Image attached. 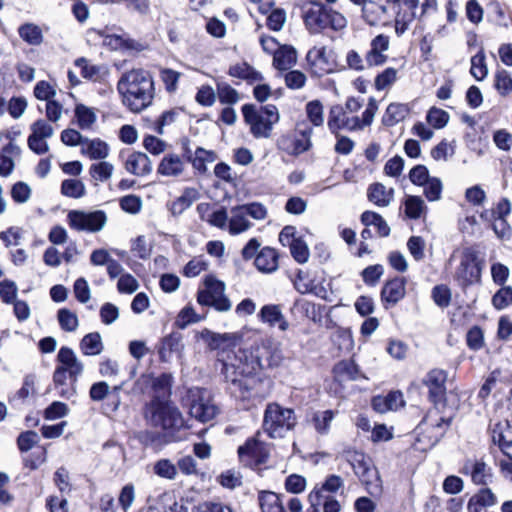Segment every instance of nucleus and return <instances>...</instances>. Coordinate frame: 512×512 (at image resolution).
Instances as JSON below:
<instances>
[{
	"mask_svg": "<svg viewBox=\"0 0 512 512\" xmlns=\"http://www.w3.org/2000/svg\"><path fill=\"white\" fill-rule=\"evenodd\" d=\"M238 455L241 461L247 464H262L269 455V449L266 444L254 437L248 439L244 445L238 448Z\"/></svg>",
	"mask_w": 512,
	"mask_h": 512,
	"instance_id": "nucleus-15",
	"label": "nucleus"
},
{
	"mask_svg": "<svg viewBox=\"0 0 512 512\" xmlns=\"http://www.w3.org/2000/svg\"><path fill=\"white\" fill-rule=\"evenodd\" d=\"M153 472L160 478L175 480L178 475V468L170 459L163 458L154 463Z\"/></svg>",
	"mask_w": 512,
	"mask_h": 512,
	"instance_id": "nucleus-45",
	"label": "nucleus"
},
{
	"mask_svg": "<svg viewBox=\"0 0 512 512\" xmlns=\"http://www.w3.org/2000/svg\"><path fill=\"white\" fill-rule=\"evenodd\" d=\"M377 111L378 105L373 98L369 100L361 118L345 113L341 105H334L330 108L327 125L336 136L340 130L359 131L372 124Z\"/></svg>",
	"mask_w": 512,
	"mask_h": 512,
	"instance_id": "nucleus-4",
	"label": "nucleus"
},
{
	"mask_svg": "<svg viewBox=\"0 0 512 512\" xmlns=\"http://www.w3.org/2000/svg\"><path fill=\"white\" fill-rule=\"evenodd\" d=\"M435 6L436 0H406L405 3H401L395 17L396 34L403 35L417 17L428 13Z\"/></svg>",
	"mask_w": 512,
	"mask_h": 512,
	"instance_id": "nucleus-10",
	"label": "nucleus"
},
{
	"mask_svg": "<svg viewBox=\"0 0 512 512\" xmlns=\"http://www.w3.org/2000/svg\"><path fill=\"white\" fill-rule=\"evenodd\" d=\"M308 501L310 505L305 510H303L301 500L297 497H291L287 502V506L290 512H320V491L312 490L308 495Z\"/></svg>",
	"mask_w": 512,
	"mask_h": 512,
	"instance_id": "nucleus-37",
	"label": "nucleus"
},
{
	"mask_svg": "<svg viewBox=\"0 0 512 512\" xmlns=\"http://www.w3.org/2000/svg\"><path fill=\"white\" fill-rule=\"evenodd\" d=\"M216 96L222 104H235L240 100L238 92L227 83H218Z\"/></svg>",
	"mask_w": 512,
	"mask_h": 512,
	"instance_id": "nucleus-57",
	"label": "nucleus"
},
{
	"mask_svg": "<svg viewBox=\"0 0 512 512\" xmlns=\"http://www.w3.org/2000/svg\"><path fill=\"white\" fill-rule=\"evenodd\" d=\"M117 90L123 105L134 113L149 107L155 96L153 78L144 69H132L123 73L118 81Z\"/></svg>",
	"mask_w": 512,
	"mask_h": 512,
	"instance_id": "nucleus-2",
	"label": "nucleus"
},
{
	"mask_svg": "<svg viewBox=\"0 0 512 512\" xmlns=\"http://www.w3.org/2000/svg\"><path fill=\"white\" fill-rule=\"evenodd\" d=\"M252 223L248 220L247 214L244 212L241 206L233 207L230 210L229 218V232L233 235H237L249 230Z\"/></svg>",
	"mask_w": 512,
	"mask_h": 512,
	"instance_id": "nucleus-33",
	"label": "nucleus"
},
{
	"mask_svg": "<svg viewBox=\"0 0 512 512\" xmlns=\"http://www.w3.org/2000/svg\"><path fill=\"white\" fill-rule=\"evenodd\" d=\"M446 379L447 375L445 371L441 369H433L427 374L424 382L429 388V395L434 403H439L444 399L446 394Z\"/></svg>",
	"mask_w": 512,
	"mask_h": 512,
	"instance_id": "nucleus-18",
	"label": "nucleus"
},
{
	"mask_svg": "<svg viewBox=\"0 0 512 512\" xmlns=\"http://www.w3.org/2000/svg\"><path fill=\"white\" fill-rule=\"evenodd\" d=\"M455 277L465 286L480 281L481 268L477 262V252L473 248L466 247L461 251L460 263L455 271Z\"/></svg>",
	"mask_w": 512,
	"mask_h": 512,
	"instance_id": "nucleus-13",
	"label": "nucleus"
},
{
	"mask_svg": "<svg viewBox=\"0 0 512 512\" xmlns=\"http://www.w3.org/2000/svg\"><path fill=\"white\" fill-rule=\"evenodd\" d=\"M496 502L497 498L490 489H481L469 499L467 510L468 512H481L484 508L495 505Z\"/></svg>",
	"mask_w": 512,
	"mask_h": 512,
	"instance_id": "nucleus-30",
	"label": "nucleus"
},
{
	"mask_svg": "<svg viewBox=\"0 0 512 512\" xmlns=\"http://www.w3.org/2000/svg\"><path fill=\"white\" fill-rule=\"evenodd\" d=\"M197 301L200 305L212 306L217 311L226 312L232 307L230 300L225 296L224 282L208 275L203 280V288L197 293Z\"/></svg>",
	"mask_w": 512,
	"mask_h": 512,
	"instance_id": "nucleus-9",
	"label": "nucleus"
},
{
	"mask_svg": "<svg viewBox=\"0 0 512 512\" xmlns=\"http://www.w3.org/2000/svg\"><path fill=\"white\" fill-rule=\"evenodd\" d=\"M404 278H394L388 281L381 291L382 300L388 303L396 304L406 293Z\"/></svg>",
	"mask_w": 512,
	"mask_h": 512,
	"instance_id": "nucleus-28",
	"label": "nucleus"
},
{
	"mask_svg": "<svg viewBox=\"0 0 512 512\" xmlns=\"http://www.w3.org/2000/svg\"><path fill=\"white\" fill-rule=\"evenodd\" d=\"M398 71L395 68H386L382 73L378 74L375 78L374 85L378 91L385 90L391 87L397 80Z\"/></svg>",
	"mask_w": 512,
	"mask_h": 512,
	"instance_id": "nucleus-60",
	"label": "nucleus"
},
{
	"mask_svg": "<svg viewBox=\"0 0 512 512\" xmlns=\"http://www.w3.org/2000/svg\"><path fill=\"white\" fill-rule=\"evenodd\" d=\"M470 72L477 81H481L487 76L488 68L485 63V54L483 51H479L471 58Z\"/></svg>",
	"mask_w": 512,
	"mask_h": 512,
	"instance_id": "nucleus-56",
	"label": "nucleus"
},
{
	"mask_svg": "<svg viewBox=\"0 0 512 512\" xmlns=\"http://www.w3.org/2000/svg\"><path fill=\"white\" fill-rule=\"evenodd\" d=\"M196 336L204 340L211 350H219L222 374L236 397L242 400L266 397L268 381L259 375L264 368L262 357L268 353L266 347L234 351L232 348L240 341V336L235 333L219 334L203 329Z\"/></svg>",
	"mask_w": 512,
	"mask_h": 512,
	"instance_id": "nucleus-1",
	"label": "nucleus"
},
{
	"mask_svg": "<svg viewBox=\"0 0 512 512\" xmlns=\"http://www.w3.org/2000/svg\"><path fill=\"white\" fill-rule=\"evenodd\" d=\"M297 423L292 409L280 406L278 403H269L266 406L262 428L270 438H283Z\"/></svg>",
	"mask_w": 512,
	"mask_h": 512,
	"instance_id": "nucleus-7",
	"label": "nucleus"
},
{
	"mask_svg": "<svg viewBox=\"0 0 512 512\" xmlns=\"http://www.w3.org/2000/svg\"><path fill=\"white\" fill-rule=\"evenodd\" d=\"M256 268L263 273H272L278 268V253L275 249L264 247L255 257Z\"/></svg>",
	"mask_w": 512,
	"mask_h": 512,
	"instance_id": "nucleus-27",
	"label": "nucleus"
},
{
	"mask_svg": "<svg viewBox=\"0 0 512 512\" xmlns=\"http://www.w3.org/2000/svg\"><path fill=\"white\" fill-rule=\"evenodd\" d=\"M181 508L175 499L168 493H163L154 504L149 505L147 512H177Z\"/></svg>",
	"mask_w": 512,
	"mask_h": 512,
	"instance_id": "nucleus-47",
	"label": "nucleus"
},
{
	"mask_svg": "<svg viewBox=\"0 0 512 512\" xmlns=\"http://www.w3.org/2000/svg\"><path fill=\"white\" fill-rule=\"evenodd\" d=\"M184 349L182 336L179 333H171L164 337L160 343L158 354L162 362H169L173 354L180 355Z\"/></svg>",
	"mask_w": 512,
	"mask_h": 512,
	"instance_id": "nucleus-23",
	"label": "nucleus"
},
{
	"mask_svg": "<svg viewBox=\"0 0 512 512\" xmlns=\"http://www.w3.org/2000/svg\"><path fill=\"white\" fill-rule=\"evenodd\" d=\"M408 114V107L401 103L390 104L383 116V123L387 126H393L405 119Z\"/></svg>",
	"mask_w": 512,
	"mask_h": 512,
	"instance_id": "nucleus-44",
	"label": "nucleus"
},
{
	"mask_svg": "<svg viewBox=\"0 0 512 512\" xmlns=\"http://www.w3.org/2000/svg\"><path fill=\"white\" fill-rule=\"evenodd\" d=\"M199 197V193L194 188H186L181 196H179L171 204L173 214H181L188 209Z\"/></svg>",
	"mask_w": 512,
	"mask_h": 512,
	"instance_id": "nucleus-41",
	"label": "nucleus"
},
{
	"mask_svg": "<svg viewBox=\"0 0 512 512\" xmlns=\"http://www.w3.org/2000/svg\"><path fill=\"white\" fill-rule=\"evenodd\" d=\"M301 18L306 30L313 35L327 28L340 31L346 28V17L318 1H306L301 5Z\"/></svg>",
	"mask_w": 512,
	"mask_h": 512,
	"instance_id": "nucleus-3",
	"label": "nucleus"
},
{
	"mask_svg": "<svg viewBox=\"0 0 512 512\" xmlns=\"http://www.w3.org/2000/svg\"><path fill=\"white\" fill-rule=\"evenodd\" d=\"M69 226L77 231L98 232L107 223V215L102 210L86 212L82 210H71L67 215Z\"/></svg>",
	"mask_w": 512,
	"mask_h": 512,
	"instance_id": "nucleus-11",
	"label": "nucleus"
},
{
	"mask_svg": "<svg viewBox=\"0 0 512 512\" xmlns=\"http://www.w3.org/2000/svg\"><path fill=\"white\" fill-rule=\"evenodd\" d=\"M201 317L195 312L192 306H186L180 310L175 320V325L180 329H185L188 325L197 323Z\"/></svg>",
	"mask_w": 512,
	"mask_h": 512,
	"instance_id": "nucleus-61",
	"label": "nucleus"
},
{
	"mask_svg": "<svg viewBox=\"0 0 512 512\" xmlns=\"http://www.w3.org/2000/svg\"><path fill=\"white\" fill-rule=\"evenodd\" d=\"M187 163L178 154L168 153L160 161L157 173L168 178L181 177L186 171Z\"/></svg>",
	"mask_w": 512,
	"mask_h": 512,
	"instance_id": "nucleus-17",
	"label": "nucleus"
},
{
	"mask_svg": "<svg viewBox=\"0 0 512 512\" xmlns=\"http://www.w3.org/2000/svg\"><path fill=\"white\" fill-rule=\"evenodd\" d=\"M449 118V114L446 111L437 107L430 108L426 115L427 123L434 129L444 128L447 125Z\"/></svg>",
	"mask_w": 512,
	"mask_h": 512,
	"instance_id": "nucleus-55",
	"label": "nucleus"
},
{
	"mask_svg": "<svg viewBox=\"0 0 512 512\" xmlns=\"http://www.w3.org/2000/svg\"><path fill=\"white\" fill-rule=\"evenodd\" d=\"M361 222L366 226H374L380 237H386L390 233V227L383 217L373 211H365L361 215Z\"/></svg>",
	"mask_w": 512,
	"mask_h": 512,
	"instance_id": "nucleus-40",
	"label": "nucleus"
},
{
	"mask_svg": "<svg viewBox=\"0 0 512 512\" xmlns=\"http://www.w3.org/2000/svg\"><path fill=\"white\" fill-rule=\"evenodd\" d=\"M361 14L363 20L371 26L384 22L388 18L387 7L373 0H369L361 7Z\"/></svg>",
	"mask_w": 512,
	"mask_h": 512,
	"instance_id": "nucleus-25",
	"label": "nucleus"
},
{
	"mask_svg": "<svg viewBox=\"0 0 512 512\" xmlns=\"http://www.w3.org/2000/svg\"><path fill=\"white\" fill-rule=\"evenodd\" d=\"M104 349L102 337L99 332L86 334L80 341V350L84 355L96 356Z\"/></svg>",
	"mask_w": 512,
	"mask_h": 512,
	"instance_id": "nucleus-35",
	"label": "nucleus"
},
{
	"mask_svg": "<svg viewBox=\"0 0 512 512\" xmlns=\"http://www.w3.org/2000/svg\"><path fill=\"white\" fill-rule=\"evenodd\" d=\"M242 114L255 138H269L273 126L280 118L278 109L271 104L259 108L252 104H245L242 106Z\"/></svg>",
	"mask_w": 512,
	"mask_h": 512,
	"instance_id": "nucleus-6",
	"label": "nucleus"
},
{
	"mask_svg": "<svg viewBox=\"0 0 512 512\" xmlns=\"http://www.w3.org/2000/svg\"><path fill=\"white\" fill-rule=\"evenodd\" d=\"M306 60L310 71L318 77L334 70L332 51L326 46L312 47L306 55Z\"/></svg>",
	"mask_w": 512,
	"mask_h": 512,
	"instance_id": "nucleus-14",
	"label": "nucleus"
},
{
	"mask_svg": "<svg viewBox=\"0 0 512 512\" xmlns=\"http://www.w3.org/2000/svg\"><path fill=\"white\" fill-rule=\"evenodd\" d=\"M512 304V287L504 286L492 297V305L497 310H503Z\"/></svg>",
	"mask_w": 512,
	"mask_h": 512,
	"instance_id": "nucleus-64",
	"label": "nucleus"
},
{
	"mask_svg": "<svg viewBox=\"0 0 512 512\" xmlns=\"http://www.w3.org/2000/svg\"><path fill=\"white\" fill-rule=\"evenodd\" d=\"M336 414L337 412L333 410L316 412L313 416V424L315 430L320 434H327Z\"/></svg>",
	"mask_w": 512,
	"mask_h": 512,
	"instance_id": "nucleus-49",
	"label": "nucleus"
},
{
	"mask_svg": "<svg viewBox=\"0 0 512 512\" xmlns=\"http://www.w3.org/2000/svg\"><path fill=\"white\" fill-rule=\"evenodd\" d=\"M218 482L222 487L232 490L242 485V475L234 469H229L218 476Z\"/></svg>",
	"mask_w": 512,
	"mask_h": 512,
	"instance_id": "nucleus-62",
	"label": "nucleus"
},
{
	"mask_svg": "<svg viewBox=\"0 0 512 512\" xmlns=\"http://www.w3.org/2000/svg\"><path fill=\"white\" fill-rule=\"evenodd\" d=\"M306 114L314 126H321L324 123V109L319 100H313L306 104Z\"/></svg>",
	"mask_w": 512,
	"mask_h": 512,
	"instance_id": "nucleus-58",
	"label": "nucleus"
},
{
	"mask_svg": "<svg viewBox=\"0 0 512 512\" xmlns=\"http://www.w3.org/2000/svg\"><path fill=\"white\" fill-rule=\"evenodd\" d=\"M422 187H424L423 193L428 201L434 202L441 199L443 185L439 178L431 177Z\"/></svg>",
	"mask_w": 512,
	"mask_h": 512,
	"instance_id": "nucleus-63",
	"label": "nucleus"
},
{
	"mask_svg": "<svg viewBox=\"0 0 512 512\" xmlns=\"http://www.w3.org/2000/svg\"><path fill=\"white\" fill-rule=\"evenodd\" d=\"M404 212L410 219H419L427 213V206L420 196L408 195L404 200Z\"/></svg>",
	"mask_w": 512,
	"mask_h": 512,
	"instance_id": "nucleus-38",
	"label": "nucleus"
},
{
	"mask_svg": "<svg viewBox=\"0 0 512 512\" xmlns=\"http://www.w3.org/2000/svg\"><path fill=\"white\" fill-rule=\"evenodd\" d=\"M124 167L128 173L135 176H145L152 171L150 158L142 152L130 153L125 159Z\"/></svg>",
	"mask_w": 512,
	"mask_h": 512,
	"instance_id": "nucleus-21",
	"label": "nucleus"
},
{
	"mask_svg": "<svg viewBox=\"0 0 512 512\" xmlns=\"http://www.w3.org/2000/svg\"><path fill=\"white\" fill-rule=\"evenodd\" d=\"M114 172V166L110 162L107 161H100L97 163H94L89 168V173L91 177L100 182H106L108 181Z\"/></svg>",
	"mask_w": 512,
	"mask_h": 512,
	"instance_id": "nucleus-50",
	"label": "nucleus"
},
{
	"mask_svg": "<svg viewBox=\"0 0 512 512\" xmlns=\"http://www.w3.org/2000/svg\"><path fill=\"white\" fill-rule=\"evenodd\" d=\"M259 317L262 322L275 326L278 324L280 330L285 331L288 329V322L284 318V315L278 305H265L261 308Z\"/></svg>",
	"mask_w": 512,
	"mask_h": 512,
	"instance_id": "nucleus-29",
	"label": "nucleus"
},
{
	"mask_svg": "<svg viewBox=\"0 0 512 512\" xmlns=\"http://www.w3.org/2000/svg\"><path fill=\"white\" fill-rule=\"evenodd\" d=\"M491 439L509 459H512V429L508 423L495 424L491 430Z\"/></svg>",
	"mask_w": 512,
	"mask_h": 512,
	"instance_id": "nucleus-20",
	"label": "nucleus"
},
{
	"mask_svg": "<svg viewBox=\"0 0 512 512\" xmlns=\"http://www.w3.org/2000/svg\"><path fill=\"white\" fill-rule=\"evenodd\" d=\"M334 377L337 381L343 382L356 380L358 378V368L352 361H341L333 369Z\"/></svg>",
	"mask_w": 512,
	"mask_h": 512,
	"instance_id": "nucleus-43",
	"label": "nucleus"
},
{
	"mask_svg": "<svg viewBox=\"0 0 512 512\" xmlns=\"http://www.w3.org/2000/svg\"><path fill=\"white\" fill-rule=\"evenodd\" d=\"M75 116L78 126L83 130L90 129L97 120V115L94 109L84 104H78L75 107Z\"/></svg>",
	"mask_w": 512,
	"mask_h": 512,
	"instance_id": "nucleus-46",
	"label": "nucleus"
},
{
	"mask_svg": "<svg viewBox=\"0 0 512 512\" xmlns=\"http://www.w3.org/2000/svg\"><path fill=\"white\" fill-rule=\"evenodd\" d=\"M259 504L262 512H286L281 497L274 492H261Z\"/></svg>",
	"mask_w": 512,
	"mask_h": 512,
	"instance_id": "nucleus-39",
	"label": "nucleus"
},
{
	"mask_svg": "<svg viewBox=\"0 0 512 512\" xmlns=\"http://www.w3.org/2000/svg\"><path fill=\"white\" fill-rule=\"evenodd\" d=\"M389 37L383 34L376 36L371 42V49L366 55V61L371 66L381 65L386 61L383 54L389 48Z\"/></svg>",
	"mask_w": 512,
	"mask_h": 512,
	"instance_id": "nucleus-24",
	"label": "nucleus"
},
{
	"mask_svg": "<svg viewBox=\"0 0 512 512\" xmlns=\"http://www.w3.org/2000/svg\"><path fill=\"white\" fill-rule=\"evenodd\" d=\"M145 417L152 426L166 431L175 440H181L175 433L184 427V418L176 406L155 399L147 405Z\"/></svg>",
	"mask_w": 512,
	"mask_h": 512,
	"instance_id": "nucleus-5",
	"label": "nucleus"
},
{
	"mask_svg": "<svg viewBox=\"0 0 512 512\" xmlns=\"http://www.w3.org/2000/svg\"><path fill=\"white\" fill-rule=\"evenodd\" d=\"M463 473L469 474L476 485H488L493 480L491 468L482 460L467 461L463 467Z\"/></svg>",
	"mask_w": 512,
	"mask_h": 512,
	"instance_id": "nucleus-19",
	"label": "nucleus"
},
{
	"mask_svg": "<svg viewBox=\"0 0 512 512\" xmlns=\"http://www.w3.org/2000/svg\"><path fill=\"white\" fill-rule=\"evenodd\" d=\"M19 36L30 45H40L43 42V34L41 28L33 23H26L19 27Z\"/></svg>",
	"mask_w": 512,
	"mask_h": 512,
	"instance_id": "nucleus-42",
	"label": "nucleus"
},
{
	"mask_svg": "<svg viewBox=\"0 0 512 512\" xmlns=\"http://www.w3.org/2000/svg\"><path fill=\"white\" fill-rule=\"evenodd\" d=\"M495 89L501 96H507L512 91V76L507 70H499L495 74Z\"/></svg>",
	"mask_w": 512,
	"mask_h": 512,
	"instance_id": "nucleus-59",
	"label": "nucleus"
},
{
	"mask_svg": "<svg viewBox=\"0 0 512 512\" xmlns=\"http://www.w3.org/2000/svg\"><path fill=\"white\" fill-rule=\"evenodd\" d=\"M312 133L311 127L305 125L304 128H301L298 126L294 134L283 135L278 139V148L288 155H300L311 148Z\"/></svg>",
	"mask_w": 512,
	"mask_h": 512,
	"instance_id": "nucleus-12",
	"label": "nucleus"
},
{
	"mask_svg": "<svg viewBox=\"0 0 512 512\" xmlns=\"http://www.w3.org/2000/svg\"><path fill=\"white\" fill-rule=\"evenodd\" d=\"M61 193L70 198H81L86 193L85 184L79 179H65L61 184Z\"/></svg>",
	"mask_w": 512,
	"mask_h": 512,
	"instance_id": "nucleus-48",
	"label": "nucleus"
},
{
	"mask_svg": "<svg viewBox=\"0 0 512 512\" xmlns=\"http://www.w3.org/2000/svg\"><path fill=\"white\" fill-rule=\"evenodd\" d=\"M81 153L93 160H103L109 155V147L100 139L85 138Z\"/></svg>",
	"mask_w": 512,
	"mask_h": 512,
	"instance_id": "nucleus-32",
	"label": "nucleus"
},
{
	"mask_svg": "<svg viewBox=\"0 0 512 512\" xmlns=\"http://www.w3.org/2000/svg\"><path fill=\"white\" fill-rule=\"evenodd\" d=\"M59 366L68 372L69 378L76 382L82 374L84 365L76 353L69 347H61L57 354Z\"/></svg>",
	"mask_w": 512,
	"mask_h": 512,
	"instance_id": "nucleus-16",
	"label": "nucleus"
},
{
	"mask_svg": "<svg viewBox=\"0 0 512 512\" xmlns=\"http://www.w3.org/2000/svg\"><path fill=\"white\" fill-rule=\"evenodd\" d=\"M500 376L501 371L499 369H495L485 378L478 392V397L481 400H486L491 395L492 391L496 389Z\"/></svg>",
	"mask_w": 512,
	"mask_h": 512,
	"instance_id": "nucleus-54",
	"label": "nucleus"
},
{
	"mask_svg": "<svg viewBox=\"0 0 512 512\" xmlns=\"http://www.w3.org/2000/svg\"><path fill=\"white\" fill-rule=\"evenodd\" d=\"M423 424L430 426L435 430L433 443H436L444 434L445 429L450 425V419L438 417L436 412H430L424 419Z\"/></svg>",
	"mask_w": 512,
	"mask_h": 512,
	"instance_id": "nucleus-51",
	"label": "nucleus"
},
{
	"mask_svg": "<svg viewBox=\"0 0 512 512\" xmlns=\"http://www.w3.org/2000/svg\"><path fill=\"white\" fill-rule=\"evenodd\" d=\"M185 403L190 415L203 423L213 420L218 412L209 391L203 388H190L187 391Z\"/></svg>",
	"mask_w": 512,
	"mask_h": 512,
	"instance_id": "nucleus-8",
	"label": "nucleus"
},
{
	"mask_svg": "<svg viewBox=\"0 0 512 512\" xmlns=\"http://www.w3.org/2000/svg\"><path fill=\"white\" fill-rule=\"evenodd\" d=\"M57 318L60 327L67 332H74L79 326L78 316L69 309H60Z\"/></svg>",
	"mask_w": 512,
	"mask_h": 512,
	"instance_id": "nucleus-53",
	"label": "nucleus"
},
{
	"mask_svg": "<svg viewBox=\"0 0 512 512\" xmlns=\"http://www.w3.org/2000/svg\"><path fill=\"white\" fill-rule=\"evenodd\" d=\"M75 66L80 69V73L85 79L94 82L101 80L107 74V69L104 66L95 65L85 58L77 59Z\"/></svg>",
	"mask_w": 512,
	"mask_h": 512,
	"instance_id": "nucleus-34",
	"label": "nucleus"
},
{
	"mask_svg": "<svg viewBox=\"0 0 512 512\" xmlns=\"http://www.w3.org/2000/svg\"><path fill=\"white\" fill-rule=\"evenodd\" d=\"M367 196L374 205L387 207L394 199V189L387 188L382 183H374L369 186Z\"/></svg>",
	"mask_w": 512,
	"mask_h": 512,
	"instance_id": "nucleus-26",
	"label": "nucleus"
},
{
	"mask_svg": "<svg viewBox=\"0 0 512 512\" xmlns=\"http://www.w3.org/2000/svg\"><path fill=\"white\" fill-rule=\"evenodd\" d=\"M229 74L232 77H238L248 81H257L261 78V75L245 62L232 65L229 68Z\"/></svg>",
	"mask_w": 512,
	"mask_h": 512,
	"instance_id": "nucleus-52",
	"label": "nucleus"
},
{
	"mask_svg": "<svg viewBox=\"0 0 512 512\" xmlns=\"http://www.w3.org/2000/svg\"><path fill=\"white\" fill-rule=\"evenodd\" d=\"M346 460L351 464L355 474L364 477L370 472L369 460L366 456L357 450L348 449L344 452Z\"/></svg>",
	"mask_w": 512,
	"mask_h": 512,
	"instance_id": "nucleus-36",
	"label": "nucleus"
},
{
	"mask_svg": "<svg viewBox=\"0 0 512 512\" xmlns=\"http://www.w3.org/2000/svg\"><path fill=\"white\" fill-rule=\"evenodd\" d=\"M90 36H97L102 39V44L111 50H122L131 48L130 39L124 34H112L108 27L104 29H91Z\"/></svg>",
	"mask_w": 512,
	"mask_h": 512,
	"instance_id": "nucleus-22",
	"label": "nucleus"
},
{
	"mask_svg": "<svg viewBox=\"0 0 512 512\" xmlns=\"http://www.w3.org/2000/svg\"><path fill=\"white\" fill-rule=\"evenodd\" d=\"M297 61V51L290 45H282L273 56V65L278 70H288Z\"/></svg>",
	"mask_w": 512,
	"mask_h": 512,
	"instance_id": "nucleus-31",
	"label": "nucleus"
}]
</instances>
